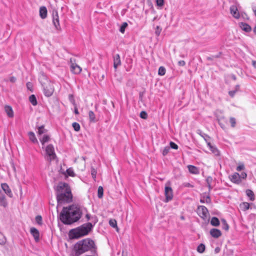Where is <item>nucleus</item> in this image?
<instances>
[{
    "label": "nucleus",
    "instance_id": "f257e3e1",
    "mask_svg": "<svg viewBox=\"0 0 256 256\" xmlns=\"http://www.w3.org/2000/svg\"><path fill=\"white\" fill-rule=\"evenodd\" d=\"M86 209L78 205L72 204L63 207L59 215V219L66 225H71L78 222Z\"/></svg>",
    "mask_w": 256,
    "mask_h": 256
},
{
    "label": "nucleus",
    "instance_id": "f03ea898",
    "mask_svg": "<svg viewBox=\"0 0 256 256\" xmlns=\"http://www.w3.org/2000/svg\"><path fill=\"white\" fill-rule=\"evenodd\" d=\"M58 206L72 201V194L68 184L66 182H60L55 188Z\"/></svg>",
    "mask_w": 256,
    "mask_h": 256
},
{
    "label": "nucleus",
    "instance_id": "7ed1b4c3",
    "mask_svg": "<svg viewBox=\"0 0 256 256\" xmlns=\"http://www.w3.org/2000/svg\"><path fill=\"white\" fill-rule=\"evenodd\" d=\"M74 249L76 253L81 254L86 252L90 250L92 253H96V246L94 242L90 239L86 238L81 240L76 244Z\"/></svg>",
    "mask_w": 256,
    "mask_h": 256
},
{
    "label": "nucleus",
    "instance_id": "20e7f679",
    "mask_svg": "<svg viewBox=\"0 0 256 256\" xmlns=\"http://www.w3.org/2000/svg\"><path fill=\"white\" fill-rule=\"evenodd\" d=\"M92 225L90 222L83 224L82 225L69 231L68 236L70 239H78L81 237L86 236L91 230Z\"/></svg>",
    "mask_w": 256,
    "mask_h": 256
},
{
    "label": "nucleus",
    "instance_id": "39448f33",
    "mask_svg": "<svg viewBox=\"0 0 256 256\" xmlns=\"http://www.w3.org/2000/svg\"><path fill=\"white\" fill-rule=\"evenodd\" d=\"M197 214L204 220H206L210 216L208 210L204 206H200L198 207Z\"/></svg>",
    "mask_w": 256,
    "mask_h": 256
},
{
    "label": "nucleus",
    "instance_id": "423d86ee",
    "mask_svg": "<svg viewBox=\"0 0 256 256\" xmlns=\"http://www.w3.org/2000/svg\"><path fill=\"white\" fill-rule=\"evenodd\" d=\"M44 95L47 97L50 96L54 93V88L50 82L42 85Z\"/></svg>",
    "mask_w": 256,
    "mask_h": 256
},
{
    "label": "nucleus",
    "instance_id": "0eeeda50",
    "mask_svg": "<svg viewBox=\"0 0 256 256\" xmlns=\"http://www.w3.org/2000/svg\"><path fill=\"white\" fill-rule=\"evenodd\" d=\"M52 22L55 27V28L57 30H60V20L59 17L58 15V12L56 10H53L52 12Z\"/></svg>",
    "mask_w": 256,
    "mask_h": 256
},
{
    "label": "nucleus",
    "instance_id": "6e6552de",
    "mask_svg": "<svg viewBox=\"0 0 256 256\" xmlns=\"http://www.w3.org/2000/svg\"><path fill=\"white\" fill-rule=\"evenodd\" d=\"M46 154L49 156V160L51 161L52 160L54 159L56 156L54 152V147L52 144H48L46 148Z\"/></svg>",
    "mask_w": 256,
    "mask_h": 256
},
{
    "label": "nucleus",
    "instance_id": "1a4fd4ad",
    "mask_svg": "<svg viewBox=\"0 0 256 256\" xmlns=\"http://www.w3.org/2000/svg\"><path fill=\"white\" fill-rule=\"evenodd\" d=\"M164 194L166 196V202H168L172 199L173 192L170 187L168 186L165 187Z\"/></svg>",
    "mask_w": 256,
    "mask_h": 256
},
{
    "label": "nucleus",
    "instance_id": "9d476101",
    "mask_svg": "<svg viewBox=\"0 0 256 256\" xmlns=\"http://www.w3.org/2000/svg\"><path fill=\"white\" fill-rule=\"evenodd\" d=\"M230 181L235 184H239L241 183L240 174L238 172H234L229 176Z\"/></svg>",
    "mask_w": 256,
    "mask_h": 256
},
{
    "label": "nucleus",
    "instance_id": "9b49d317",
    "mask_svg": "<svg viewBox=\"0 0 256 256\" xmlns=\"http://www.w3.org/2000/svg\"><path fill=\"white\" fill-rule=\"evenodd\" d=\"M1 188L8 196L10 198H12L13 196L12 192L7 184H2Z\"/></svg>",
    "mask_w": 256,
    "mask_h": 256
},
{
    "label": "nucleus",
    "instance_id": "f8f14e48",
    "mask_svg": "<svg viewBox=\"0 0 256 256\" xmlns=\"http://www.w3.org/2000/svg\"><path fill=\"white\" fill-rule=\"evenodd\" d=\"M230 12L231 14L236 18L238 19L240 18V13L238 12V8L236 5H232L230 7Z\"/></svg>",
    "mask_w": 256,
    "mask_h": 256
},
{
    "label": "nucleus",
    "instance_id": "ddd939ff",
    "mask_svg": "<svg viewBox=\"0 0 256 256\" xmlns=\"http://www.w3.org/2000/svg\"><path fill=\"white\" fill-rule=\"evenodd\" d=\"M71 62L70 70L74 74H79L82 71V68L76 64L72 63Z\"/></svg>",
    "mask_w": 256,
    "mask_h": 256
},
{
    "label": "nucleus",
    "instance_id": "4468645a",
    "mask_svg": "<svg viewBox=\"0 0 256 256\" xmlns=\"http://www.w3.org/2000/svg\"><path fill=\"white\" fill-rule=\"evenodd\" d=\"M211 236L215 238H218L220 237L222 234L220 230L217 228H212L210 232Z\"/></svg>",
    "mask_w": 256,
    "mask_h": 256
},
{
    "label": "nucleus",
    "instance_id": "2eb2a0df",
    "mask_svg": "<svg viewBox=\"0 0 256 256\" xmlns=\"http://www.w3.org/2000/svg\"><path fill=\"white\" fill-rule=\"evenodd\" d=\"M238 24L240 28L246 32H248L252 30L251 26L246 23L241 22Z\"/></svg>",
    "mask_w": 256,
    "mask_h": 256
},
{
    "label": "nucleus",
    "instance_id": "dca6fc26",
    "mask_svg": "<svg viewBox=\"0 0 256 256\" xmlns=\"http://www.w3.org/2000/svg\"><path fill=\"white\" fill-rule=\"evenodd\" d=\"M187 167L190 173L194 174H200V170L198 167L192 165H188Z\"/></svg>",
    "mask_w": 256,
    "mask_h": 256
},
{
    "label": "nucleus",
    "instance_id": "f3484780",
    "mask_svg": "<svg viewBox=\"0 0 256 256\" xmlns=\"http://www.w3.org/2000/svg\"><path fill=\"white\" fill-rule=\"evenodd\" d=\"M30 233L34 236L35 241L36 242H38V240H40V238H39L40 233H39L38 230L34 228H30Z\"/></svg>",
    "mask_w": 256,
    "mask_h": 256
},
{
    "label": "nucleus",
    "instance_id": "a211bd4d",
    "mask_svg": "<svg viewBox=\"0 0 256 256\" xmlns=\"http://www.w3.org/2000/svg\"><path fill=\"white\" fill-rule=\"evenodd\" d=\"M48 10L45 6H41L40 8V16L42 19H44L47 16Z\"/></svg>",
    "mask_w": 256,
    "mask_h": 256
},
{
    "label": "nucleus",
    "instance_id": "6ab92c4d",
    "mask_svg": "<svg viewBox=\"0 0 256 256\" xmlns=\"http://www.w3.org/2000/svg\"><path fill=\"white\" fill-rule=\"evenodd\" d=\"M196 133L200 136L204 140L205 142H206V144H208V142H210V137L206 134L204 133L200 130H196Z\"/></svg>",
    "mask_w": 256,
    "mask_h": 256
},
{
    "label": "nucleus",
    "instance_id": "aec40b11",
    "mask_svg": "<svg viewBox=\"0 0 256 256\" xmlns=\"http://www.w3.org/2000/svg\"><path fill=\"white\" fill-rule=\"evenodd\" d=\"M38 80L42 85L46 84V82H50L48 80L46 76L44 73H42L40 76Z\"/></svg>",
    "mask_w": 256,
    "mask_h": 256
},
{
    "label": "nucleus",
    "instance_id": "412c9836",
    "mask_svg": "<svg viewBox=\"0 0 256 256\" xmlns=\"http://www.w3.org/2000/svg\"><path fill=\"white\" fill-rule=\"evenodd\" d=\"M120 60L118 54H116L114 56V66L115 69L120 64Z\"/></svg>",
    "mask_w": 256,
    "mask_h": 256
},
{
    "label": "nucleus",
    "instance_id": "4be33fe9",
    "mask_svg": "<svg viewBox=\"0 0 256 256\" xmlns=\"http://www.w3.org/2000/svg\"><path fill=\"white\" fill-rule=\"evenodd\" d=\"M207 146L213 154L216 156L220 155V152L218 149L215 146H212L210 142H208Z\"/></svg>",
    "mask_w": 256,
    "mask_h": 256
},
{
    "label": "nucleus",
    "instance_id": "5701e85b",
    "mask_svg": "<svg viewBox=\"0 0 256 256\" xmlns=\"http://www.w3.org/2000/svg\"><path fill=\"white\" fill-rule=\"evenodd\" d=\"M4 110L8 117L12 118L14 116V112L11 106H4Z\"/></svg>",
    "mask_w": 256,
    "mask_h": 256
},
{
    "label": "nucleus",
    "instance_id": "b1692460",
    "mask_svg": "<svg viewBox=\"0 0 256 256\" xmlns=\"http://www.w3.org/2000/svg\"><path fill=\"white\" fill-rule=\"evenodd\" d=\"M0 206L4 208H6L8 206L6 196L2 194H0Z\"/></svg>",
    "mask_w": 256,
    "mask_h": 256
},
{
    "label": "nucleus",
    "instance_id": "393cba45",
    "mask_svg": "<svg viewBox=\"0 0 256 256\" xmlns=\"http://www.w3.org/2000/svg\"><path fill=\"white\" fill-rule=\"evenodd\" d=\"M28 136L30 140L33 143L38 142V140L36 137L35 134L32 132H28Z\"/></svg>",
    "mask_w": 256,
    "mask_h": 256
},
{
    "label": "nucleus",
    "instance_id": "a878e982",
    "mask_svg": "<svg viewBox=\"0 0 256 256\" xmlns=\"http://www.w3.org/2000/svg\"><path fill=\"white\" fill-rule=\"evenodd\" d=\"M246 196L249 198L250 200L254 201L255 199V196L254 192L250 190H247L246 192Z\"/></svg>",
    "mask_w": 256,
    "mask_h": 256
},
{
    "label": "nucleus",
    "instance_id": "bb28decb",
    "mask_svg": "<svg viewBox=\"0 0 256 256\" xmlns=\"http://www.w3.org/2000/svg\"><path fill=\"white\" fill-rule=\"evenodd\" d=\"M240 208L242 211H246L250 208V204L247 202H243L240 205Z\"/></svg>",
    "mask_w": 256,
    "mask_h": 256
},
{
    "label": "nucleus",
    "instance_id": "cd10ccee",
    "mask_svg": "<svg viewBox=\"0 0 256 256\" xmlns=\"http://www.w3.org/2000/svg\"><path fill=\"white\" fill-rule=\"evenodd\" d=\"M88 116H89V119H90V122H96L95 114H94V112L92 111V110L89 111Z\"/></svg>",
    "mask_w": 256,
    "mask_h": 256
},
{
    "label": "nucleus",
    "instance_id": "c85d7f7f",
    "mask_svg": "<svg viewBox=\"0 0 256 256\" xmlns=\"http://www.w3.org/2000/svg\"><path fill=\"white\" fill-rule=\"evenodd\" d=\"M210 224L214 226L220 225V220L216 217H212L210 220Z\"/></svg>",
    "mask_w": 256,
    "mask_h": 256
},
{
    "label": "nucleus",
    "instance_id": "c756f323",
    "mask_svg": "<svg viewBox=\"0 0 256 256\" xmlns=\"http://www.w3.org/2000/svg\"><path fill=\"white\" fill-rule=\"evenodd\" d=\"M29 100L34 106H35L38 104L36 98L34 94H32L30 96Z\"/></svg>",
    "mask_w": 256,
    "mask_h": 256
},
{
    "label": "nucleus",
    "instance_id": "7c9ffc66",
    "mask_svg": "<svg viewBox=\"0 0 256 256\" xmlns=\"http://www.w3.org/2000/svg\"><path fill=\"white\" fill-rule=\"evenodd\" d=\"M205 249H206L205 245L203 244H199L196 250H197L198 252L202 254L204 252Z\"/></svg>",
    "mask_w": 256,
    "mask_h": 256
},
{
    "label": "nucleus",
    "instance_id": "2f4dec72",
    "mask_svg": "<svg viewBox=\"0 0 256 256\" xmlns=\"http://www.w3.org/2000/svg\"><path fill=\"white\" fill-rule=\"evenodd\" d=\"M104 189L102 186H100L98 188V198H102L103 196Z\"/></svg>",
    "mask_w": 256,
    "mask_h": 256
},
{
    "label": "nucleus",
    "instance_id": "473e14b6",
    "mask_svg": "<svg viewBox=\"0 0 256 256\" xmlns=\"http://www.w3.org/2000/svg\"><path fill=\"white\" fill-rule=\"evenodd\" d=\"M166 70L164 67L161 66L158 68V74L160 76H164L166 74Z\"/></svg>",
    "mask_w": 256,
    "mask_h": 256
},
{
    "label": "nucleus",
    "instance_id": "72a5a7b5",
    "mask_svg": "<svg viewBox=\"0 0 256 256\" xmlns=\"http://www.w3.org/2000/svg\"><path fill=\"white\" fill-rule=\"evenodd\" d=\"M97 174V171L93 167H92L91 168V174L92 176V178L94 181L96 180V176Z\"/></svg>",
    "mask_w": 256,
    "mask_h": 256
},
{
    "label": "nucleus",
    "instance_id": "f704fd0d",
    "mask_svg": "<svg viewBox=\"0 0 256 256\" xmlns=\"http://www.w3.org/2000/svg\"><path fill=\"white\" fill-rule=\"evenodd\" d=\"M50 136L48 135H44L42 140H40L41 143L42 145L44 144V143L48 142L50 140Z\"/></svg>",
    "mask_w": 256,
    "mask_h": 256
},
{
    "label": "nucleus",
    "instance_id": "c9c22d12",
    "mask_svg": "<svg viewBox=\"0 0 256 256\" xmlns=\"http://www.w3.org/2000/svg\"><path fill=\"white\" fill-rule=\"evenodd\" d=\"M109 224L112 227L114 228H116L118 229L117 222L115 220L110 219L109 220Z\"/></svg>",
    "mask_w": 256,
    "mask_h": 256
},
{
    "label": "nucleus",
    "instance_id": "e433bc0d",
    "mask_svg": "<svg viewBox=\"0 0 256 256\" xmlns=\"http://www.w3.org/2000/svg\"><path fill=\"white\" fill-rule=\"evenodd\" d=\"M72 126L75 131L78 132L80 130V127L78 123L74 122L72 123Z\"/></svg>",
    "mask_w": 256,
    "mask_h": 256
},
{
    "label": "nucleus",
    "instance_id": "4c0bfd02",
    "mask_svg": "<svg viewBox=\"0 0 256 256\" xmlns=\"http://www.w3.org/2000/svg\"><path fill=\"white\" fill-rule=\"evenodd\" d=\"M222 228L224 230H228L229 229V226L226 222V221L223 219L222 220Z\"/></svg>",
    "mask_w": 256,
    "mask_h": 256
},
{
    "label": "nucleus",
    "instance_id": "58836bf2",
    "mask_svg": "<svg viewBox=\"0 0 256 256\" xmlns=\"http://www.w3.org/2000/svg\"><path fill=\"white\" fill-rule=\"evenodd\" d=\"M6 242V238L1 233H0V245H4Z\"/></svg>",
    "mask_w": 256,
    "mask_h": 256
},
{
    "label": "nucleus",
    "instance_id": "ea45409f",
    "mask_svg": "<svg viewBox=\"0 0 256 256\" xmlns=\"http://www.w3.org/2000/svg\"><path fill=\"white\" fill-rule=\"evenodd\" d=\"M46 130L44 128V126H41L38 128V134H42L44 133Z\"/></svg>",
    "mask_w": 256,
    "mask_h": 256
},
{
    "label": "nucleus",
    "instance_id": "a19ab883",
    "mask_svg": "<svg viewBox=\"0 0 256 256\" xmlns=\"http://www.w3.org/2000/svg\"><path fill=\"white\" fill-rule=\"evenodd\" d=\"M127 26H128L127 22H124L123 24H122V26H120V31L122 33H124V32L125 31V28H126V27Z\"/></svg>",
    "mask_w": 256,
    "mask_h": 256
},
{
    "label": "nucleus",
    "instance_id": "79ce46f5",
    "mask_svg": "<svg viewBox=\"0 0 256 256\" xmlns=\"http://www.w3.org/2000/svg\"><path fill=\"white\" fill-rule=\"evenodd\" d=\"M68 100H69L70 102L74 106H76V102H75V100H74V96L72 94H69V96H68Z\"/></svg>",
    "mask_w": 256,
    "mask_h": 256
},
{
    "label": "nucleus",
    "instance_id": "37998d69",
    "mask_svg": "<svg viewBox=\"0 0 256 256\" xmlns=\"http://www.w3.org/2000/svg\"><path fill=\"white\" fill-rule=\"evenodd\" d=\"M170 148L169 146H166L162 150V154L163 156H166L169 152Z\"/></svg>",
    "mask_w": 256,
    "mask_h": 256
},
{
    "label": "nucleus",
    "instance_id": "c03bdc74",
    "mask_svg": "<svg viewBox=\"0 0 256 256\" xmlns=\"http://www.w3.org/2000/svg\"><path fill=\"white\" fill-rule=\"evenodd\" d=\"M36 221L38 224L41 225L42 224V217L40 215L36 216Z\"/></svg>",
    "mask_w": 256,
    "mask_h": 256
},
{
    "label": "nucleus",
    "instance_id": "a18cd8bd",
    "mask_svg": "<svg viewBox=\"0 0 256 256\" xmlns=\"http://www.w3.org/2000/svg\"><path fill=\"white\" fill-rule=\"evenodd\" d=\"M162 32V28L160 26H157L156 27V29L155 30V34L157 36H158L160 35V34Z\"/></svg>",
    "mask_w": 256,
    "mask_h": 256
},
{
    "label": "nucleus",
    "instance_id": "49530a36",
    "mask_svg": "<svg viewBox=\"0 0 256 256\" xmlns=\"http://www.w3.org/2000/svg\"><path fill=\"white\" fill-rule=\"evenodd\" d=\"M170 147L172 149L177 150L178 148V146L172 142H170Z\"/></svg>",
    "mask_w": 256,
    "mask_h": 256
},
{
    "label": "nucleus",
    "instance_id": "de8ad7c7",
    "mask_svg": "<svg viewBox=\"0 0 256 256\" xmlns=\"http://www.w3.org/2000/svg\"><path fill=\"white\" fill-rule=\"evenodd\" d=\"M140 116L142 118L146 119L147 118V117H148L147 113L146 112H144V111H142L140 113Z\"/></svg>",
    "mask_w": 256,
    "mask_h": 256
},
{
    "label": "nucleus",
    "instance_id": "09e8293b",
    "mask_svg": "<svg viewBox=\"0 0 256 256\" xmlns=\"http://www.w3.org/2000/svg\"><path fill=\"white\" fill-rule=\"evenodd\" d=\"M67 174L68 176H74L73 170L71 168H68L66 170Z\"/></svg>",
    "mask_w": 256,
    "mask_h": 256
},
{
    "label": "nucleus",
    "instance_id": "8fccbe9b",
    "mask_svg": "<svg viewBox=\"0 0 256 256\" xmlns=\"http://www.w3.org/2000/svg\"><path fill=\"white\" fill-rule=\"evenodd\" d=\"M156 3L158 6H162L164 4V0H156Z\"/></svg>",
    "mask_w": 256,
    "mask_h": 256
},
{
    "label": "nucleus",
    "instance_id": "3c124183",
    "mask_svg": "<svg viewBox=\"0 0 256 256\" xmlns=\"http://www.w3.org/2000/svg\"><path fill=\"white\" fill-rule=\"evenodd\" d=\"M246 177H247V174L245 172H242L240 174V178L241 181L242 180L246 179Z\"/></svg>",
    "mask_w": 256,
    "mask_h": 256
},
{
    "label": "nucleus",
    "instance_id": "603ef678",
    "mask_svg": "<svg viewBox=\"0 0 256 256\" xmlns=\"http://www.w3.org/2000/svg\"><path fill=\"white\" fill-rule=\"evenodd\" d=\"M244 164H239V166H237L236 170L237 171H240V170H244Z\"/></svg>",
    "mask_w": 256,
    "mask_h": 256
},
{
    "label": "nucleus",
    "instance_id": "864d4df0",
    "mask_svg": "<svg viewBox=\"0 0 256 256\" xmlns=\"http://www.w3.org/2000/svg\"><path fill=\"white\" fill-rule=\"evenodd\" d=\"M230 124H231V126L232 127L235 126L236 122V120L234 118H230Z\"/></svg>",
    "mask_w": 256,
    "mask_h": 256
},
{
    "label": "nucleus",
    "instance_id": "5fc2aeb1",
    "mask_svg": "<svg viewBox=\"0 0 256 256\" xmlns=\"http://www.w3.org/2000/svg\"><path fill=\"white\" fill-rule=\"evenodd\" d=\"M184 186L187 187V188H193V186L188 182L184 183Z\"/></svg>",
    "mask_w": 256,
    "mask_h": 256
},
{
    "label": "nucleus",
    "instance_id": "6e6d98bb",
    "mask_svg": "<svg viewBox=\"0 0 256 256\" xmlns=\"http://www.w3.org/2000/svg\"><path fill=\"white\" fill-rule=\"evenodd\" d=\"M26 86L28 89L30 90H32V83H30V82H28L26 84Z\"/></svg>",
    "mask_w": 256,
    "mask_h": 256
},
{
    "label": "nucleus",
    "instance_id": "4d7b16f0",
    "mask_svg": "<svg viewBox=\"0 0 256 256\" xmlns=\"http://www.w3.org/2000/svg\"><path fill=\"white\" fill-rule=\"evenodd\" d=\"M178 64L180 66H184L186 64V62L184 60H180L178 62Z\"/></svg>",
    "mask_w": 256,
    "mask_h": 256
},
{
    "label": "nucleus",
    "instance_id": "13d9d810",
    "mask_svg": "<svg viewBox=\"0 0 256 256\" xmlns=\"http://www.w3.org/2000/svg\"><path fill=\"white\" fill-rule=\"evenodd\" d=\"M10 81L11 82L14 83L16 81V78L15 77H14V76H11L10 78Z\"/></svg>",
    "mask_w": 256,
    "mask_h": 256
},
{
    "label": "nucleus",
    "instance_id": "bf43d9fd",
    "mask_svg": "<svg viewBox=\"0 0 256 256\" xmlns=\"http://www.w3.org/2000/svg\"><path fill=\"white\" fill-rule=\"evenodd\" d=\"M236 92V90H232L229 92V94L232 97L234 96Z\"/></svg>",
    "mask_w": 256,
    "mask_h": 256
},
{
    "label": "nucleus",
    "instance_id": "052dcab7",
    "mask_svg": "<svg viewBox=\"0 0 256 256\" xmlns=\"http://www.w3.org/2000/svg\"><path fill=\"white\" fill-rule=\"evenodd\" d=\"M252 10L254 12V14L256 17V3L254 4L252 6Z\"/></svg>",
    "mask_w": 256,
    "mask_h": 256
},
{
    "label": "nucleus",
    "instance_id": "680f3d73",
    "mask_svg": "<svg viewBox=\"0 0 256 256\" xmlns=\"http://www.w3.org/2000/svg\"><path fill=\"white\" fill-rule=\"evenodd\" d=\"M74 106V112L76 114H79V112H78V109L77 108V106H76H76Z\"/></svg>",
    "mask_w": 256,
    "mask_h": 256
},
{
    "label": "nucleus",
    "instance_id": "e2e57ef3",
    "mask_svg": "<svg viewBox=\"0 0 256 256\" xmlns=\"http://www.w3.org/2000/svg\"><path fill=\"white\" fill-rule=\"evenodd\" d=\"M222 53L220 52L218 54L216 55H213L212 57L214 58H220L221 56Z\"/></svg>",
    "mask_w": 256,
    "mask_h": 256
},
{
    "label": "nucleus",
    "instance_id": "0e129e2a",
    "mask_svg": "<svg viewBox=\"0 0 256 256\" xmlns=\"http://www.w3.org/2000/svg\"><path fill=\"white\" fill-rule=\"evenodd\" d=\"M206 203H209L210 202V199L209 196H207L206 199Z\"/></svg>",
    "mask_w": 256,
    "mask_h": 256
},
{
    "label": "nucleus",
    "instance_id": "69168bd1",
    "mask_svg": "<svg viewBox=\"0 0 256 256\" xmlns=\"http://www.w3.org/2000/svg\"><path fill=\"white\" fill-rule=\"evenodd\" d=\"M86 217L87 219L88 220H90V215L88 214H87L86 215Z\"/></svg>",
    "mask_w": 256,
    "mask_h": 256
},
{
    "label": "nucleus",
    "instance_id": "338daca9",
    "mask_svg": "<svg viewBox=\"0 0 256 256\" xmlns=\"http://www.w3.org/2000/svg\"><path fill=\"white\" fill-rule=\"evenodd\" d=\"M252 65L256 68V61H252Z\"/></svg>",
    "mask_w": 256,
    "mask_h": 256
},
{
    "label": "nucleus",
    "instance_id": "774afa93",
    "mask_svg": "<svg viewBox=\"0 0 256 256\" xmlns=\"http://www.w3.org/2000/svg\"><path fill=\"white\" fill-rule=\"evenodd\" d=\"M214 59V58L212 57V56L208 58V60H213Z\"/></svg>",
    "mask_w": 256,
    "mask_h": 256
}]
</instances>
